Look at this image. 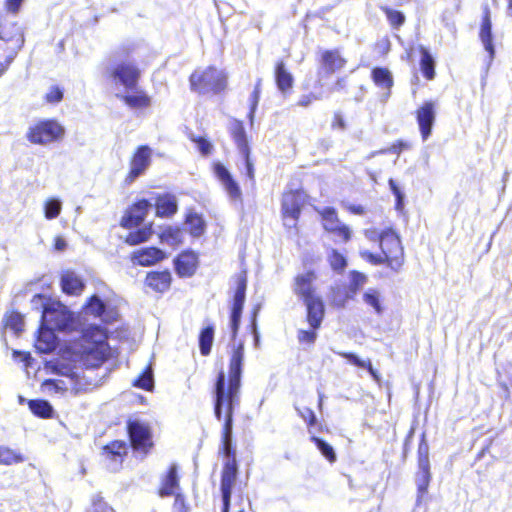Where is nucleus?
I'll return each mask as SVG.
<instances>
[{"instance_id":"a19ab883","label":"nucleus","mask_w":512,"mask_h":512,"mask_svg":"<svg viewBox=\"0 0 512 512\" xmlns=\"http://www.w3.org/2000/svg\"><path fill=\"white\" fill-rule=\"evenodd\" d=\"M153 235V224L149 223L142 228L129 232L124 239V242L129 246H136L141 243L147 242Z\"/></svg>"},{"instance_id":"3c124183","label":"nucleus","mask_w":512,"mask_h":512,"mask_svg":"<svg viewBox=\"0 0 512 512\" xmlns=\"http://www.w3.org/2000/svg\"><path fill=\"white\" fill-rule=\"evenodd\" d=\"M134 386L144 389L146 391H151L154 386L152 370L150 367H147L134 381Z\"/></svg>"},{"instance_id":"dca6fc26","label":"nucleus","mask_w":512,"mask_h":512,"mask_svg":"<svg viewBox=\"0 0 512 512\" xmlns=\"http://www.w3.org/2000/svg\"><path fill=\"white\" fill-rule=\"evenodd\" d=\"M198 265V254L191 249L181 251L173 259L174 270L180 278L192 277L196 273Z\"/></svg>"},{"instance_id":"2eb2a0df","label":"nucleus","mask_w":512,"mask_h":512,"mask_svg":"<svg viewBox=\"0 0 512 512\" xmlns=\"http://www.w3.org/2000/svg\"><path fill=\"white\" fill-rule=\"evenodd\" d=\"M151 204L147 199H140L131 204L124 212L120 226L125 229L138 227L147 216Z\"/></svg>"},{"instance_id":"6e6d98bb","label":"nucleus","mask_w":512,"mask_h":512,"mask_svg":"<svg viewBox=\"0 0 512 512\" xmlns=\"http://www.w3.org/2000/svg\"><path fill=\"white\" fill-rule=\"evenodd\" d=\"M90 512H116V510L101 495H96L91 500Z\"/></svg>"},{"instance_id":"69168bd1","label":"nucleus","mask_w":512,"mask_h":512,"mask_svg":"<svg viewBox=\"0 0 512 512\" xmlns=\"http://www.w3.org/2000/svg\"><path fill=\"white\" fill-rule=\"evenodd\" d=\"M320 99L319 95L315 94V93H309V94H305V95H302L298 101H297V105L300 106V107H308L309 105H311V103L313 101H316Z\"/></svg>"},{"instance_id":"0e129e2a","label":"nucleus","mask_w":512,"mask_h":512,"mask_svg":"<svg viewBox=\"0 0 512 512\" xmlns=\"http://www.w3.org/2000/svg\"><path fill=\"white\" fill-rule=\"evenodd\" d=\"M241 156L243 158V161H244V164H245V167H246V176L249 180L251 181H254V178H255V170H254V165H253V161L251 159V151L249 152H245V153H241Z\"/></svg>"},{"instance_id":"a878e982","label":"nucleus","mask_w":512,"mask_h":512,"mask_svg":"<svg viewBox=\"0 0 512 512\" xmlns=\"http://www.w3.org/2000/svg\"><path fill=\"white\" fill-rule=\"evenodd\" d=\"M134 93L121 94L118 98L130 109L144 110L151 106V97L142 89H134Z\"/></svg>"},{"instance_id":"7ed1b4c3","label":"nucleus","mask_w":512,"mask_h":512,"mask_svg":"<svg viewBox=\"0 0 512 512\" xmlns=\"http://www.w3.org/2000/svg\"><path fill=\"white\" fill-rule=\"evenodd\" d=\"M309 202V195L303 187L283 191L280 200V219L289 234L300 233V219L303 208Z\"/></svg>"},{"instance_id":"412c9836","label":"nucleus","mask_w":512,"mask_h":512,"mask_svg":"<svg viewBox=\"0 0 512 512\" xmlns=\"http://www.w3.org/2000/svg\"><path fill=\"white\" fill-rule=\"evenodd\" d=\"M172 281V274L168 269L153 270L147 272L144 279V284L151 291L164 294L170 290Z\"/></svg>"},{"instance_id":"09e8293b","label":"nucleus","mask_w":512,"mask_h":512,"mask_svg":"<svg viewBox=\"0 0 512 512\" xmlns=\"http://www.w3.org/2000/svg\"><path fill=\"white\" fill-rule=\"evenodd\" d=\"M5 326L14 331L20 333L24 330L23 316L17 311H11L5 316Z\"/></svg>"},{"instance_id":"72a5a7b5","label":"nucleus","mask_w":512,"mask_h":512,"mask_svg":"<svg viewBox=\"0 0 512 512\" xmlns=\"http://www.w3.org/2000/svg\"><path fill=\"white\" fill-rule=\"evenodd\" d=\"M161 243L177 247L183 243V231L179 226L167 225L163 227L158 235Z\"/></svg>"},{"instance_id":"6e6552de","label":"nucleus","mask_w":512,"mask_h":512,"mask_svg":"<svg viewBox=\"0 0 512 512\" xmlns=\"http://www.w3.org/2000/svg\"><path fill=\"white\" fill-rule=\"evenodd\" d=\"M65 128L54 118L42 119L29 127L26 138L30 143L46 145L64 138Z\"/></svg>"},{"instance_id":"473e14b6","label":"nucleus","mask_w":512,"mask_h":512,"mask_svg":"<svg viewBox=\"0 0 512 512\" xmlns=\"http://www.w3.org/2000/svg\"><path fill=\"white\" fill-rule=\"evenodd\" d=\"M184 223L188 227V232L193 237H200L206 229V223L203 217L193 209H189L185 215Z\"/></svg>"},{"instance_id":"aec40b11","label":"nucleus","mask_w":512,"mask_h":512,"mask_svg":"<svg viewBox=\"0 0 512 512\" xmlns=\"http://www.w3.org/2000/svg\"><path fill=\"white\" fill-rule=\"evenodd\" d=\"M167 258V254L156 246H147L136 249L130 254V261L137 266H154Z\"/></svg>"},{"instance_id":"39448f33","label":"nucleus","mask_w":512,"mask_h":512,"mask_svg":"<svg viewBox=\"0 0 512 512\" xmlns=\"http://www.w3.org/2000/svg\"><path fill=\"white\" fill-rule=\"evenodd\" d=\"M84 337L91 341L94 337L98 340L92 341V345L82 352V361L86 368L97 369L110 358L115 357L108 341L106 331L97 325H92L85 330Z\"/></svg>"},{"instance_id":"7c9ffc66","label":"nucleus","mask_w":512,"mask_h":512,"mask_svg":"<svg viewBox=\"0 0 512 512\" xmlns=\"http://www.w3.org/2000/svg\"><path fill=\"white\" fill-rule=\"evenodd\" d=\"M60 285L63 293L74 296L80 295L85 288L83 280L72 271L63 273Z\"/></svg>"},{"instance_id":"4468645a","label":"nucleus","mask_w":512,"mask_h":512,"mask_svg":"<svg viewBox=\"0 0 512 512\" xmlns=\"http://www.w3.org/2000/svg\"><path fill=\"white\" fill-rule=\"evenodd\" d=\"M151 163V149L147 145H140L136 148L130 158V169L126 175V183H132L143 174Z\"/></svg>"},{"instance_id":"bf43d9fd","label":"nucleus","mask_w":512,"mask_h":512,"mask_svg":"<svg viewBox=\"0 0 512 512\" xmlns=\"http://www.w3.org/2000/svg\"><path fill=\"white\" fill-rule=\"evenodd\" d=\"M412 145L410 142L399 139L393 142L383 153H390L400 155L403 151L411 149Z\"/></svg>"},{"instance_id":"8fccbe9b","label":"nucleus","mask_w":512,"mask_h":512,"mask_svg":"<svg viewBox=\"0 0 512 512\" xmlns=\"http://www.w3.org/2000/svg\"><path fill=\"white\" fill-rule=\"evenodd\" d=\"M319 329L314 328V326H309V329H299L297 331L298 342L309 346L313 345L317 339Z\"/></svg>"},{"instance_id":"864d4df0","label":"nucleus","mask_w":512,"mask_h":512,"mask_svg":"<svg viewBox=\"0 0 512 512\" xmlns=\"http://www.w3.org/2000/svg\"><path fill=\"white\" fill-rule=\"evenodd\" d=\"M189 139L191 142L196 144L197 149L202 156H208L212 153L213 145L205 137L190 135Z\"/></svg>"},{"instance_id":"4c0bfd02","label":"nucleus","mask_w":512,"mask_h":512,"mask_svg":"<svg viewBox=\"0 0 512 512\" xmlns=\"http://www.w3.org/2000/svg\"><path fill=\"white\" fill-rule=\"evenodd\" d=\"M371 79L377 87L387 91H390L394 84L393 76L386 67H374L371 70Z\"/></svg>"},{"instance_id":"a211bd4d","label":"nucleus","mask_w":512,"mask_h":512,"mask_svg":"<svg viewBox=\"0 0 512 512\" xmlns=\"http://www.w3.org/2000/svg\"><path fill=\"white\" fill-rule=\"evenodd\" d=\"M177 492H180L179 466L176 463H171L160 476L157 495L161 498H166Z\"/></svg>"},{"instance_id":"393cba45","label":"nucleus","mask_w":512,"mask_h":512,"mask_svg":"<svg viewBox=\"0 0 512 512\" xmlns=\"http://www.w3.org/2000/svg\"><path fill=\"white\" fill-rule=\"evenodd\" d=\"M213 172L217 179L223 184L229 196L233 199L241 197V190L237 182L232 178L227 168L220 162L213 164Z\"/></svg>"},{"instance_id":"f3484780","label":"nucleus","mask_w":512,"mask_h":512,"mask_svg":"<svg viewBox=\"0 0 512 512\" xmlns=\"http://www.w3.org/2000/svg\"><path fill=\"white\" fill-rule=\"evenodd\" d=\"M317 274L314 270H308L297 274L293 279V292L301 300L310 299L316 296L317 288L314 285Z\"/></svg>"},{"instance_id":"b1692460","label":"nucleus","mask_w":512,"mask_h":512,"mask_svg":"<svg viewBox=\"0 0 512 512\" xmlns=\"http://www.w3.org/2000/svg\"><path fill=\"white\" fill-rule=\"evenodd\" d=\"M154 206L155 214L159 218H171L178 212V201L172 193L158 194Z\"/></svg>"},{"instance_id":"2f4dec72","label":"nucleus","mask_w":512,"mask_h":512,"mask_svg":"<svg viewBox=\"0 0 512 512\" xmlns=\"http://www.w3.org/2000/svg\"><path fill=\"white\" fill-rule=\"evenodd\" d=\"M417 50L421 56L420 61H419V66H420V71L422 73V76L427 81H432L436 77L435 60H434L433 56L431 55V53L429 52V50L425 46L419 45L417 47Z\"/></svg>"},{"instance_id":"1a4fd4ad","label":"nucleus","mask_w":512,"mask_h":512,"mask_svg":"<svg viewBox=\"0 0 512 512\" xmlns=\"http://www.w3.org/2000/svg\"><path fill=\"white\" fill-rule=\"evenodd\" d=\"M234 279L236 283V288L233 293L230 306V330L232 339H235L237 337L240 327L241 315L245 304L247 289L246 272L242 271L236 274Z\"/></svg>"},{"instance_id":"de8ad7c7","label":"nucleus","mask_w":512,"mask_h":512,"mask_svg":"<svg viewBox=\"0 0 512 512\" xmlns=\"http://www.w3.org/2000/svg\"><path fill=\"white\" fill-rule=\"evenodd\" d=\"M85 308L94 317H102L106 310V305L97 295H92L87 299Z\"/></svg>"},{"instance_id":"79ce46f5","label":"nucleus","mask_w":512,"mask_h":512,"mask_svg":"<svg viewBox=\"0 0 512 512\" xmlns=\"http://www.w3.org/2000/svg\"><path fill=\"white\" fill-rule=\"evenodd\" d=\"M380 10L385 14L392 29L398 30L404 25L406 17L400 10L393 9L386 5L380 6Z\"/></svg>"},{"instance_id":"f704fd0d","label":"nucleus","mask_w":512,"mask_h":512,"mask_svg":"<svg viewBox=\"0 0 512 512\" xmlns=\"http://www.w3.org/2000/svg\"><path fill=\"white\" fill-rule=\"evenodd\" d=\"M338 355L346 359L349 363L355 365L358 368H364L368 371L371 377L380 383L381 377L376 369H374L370 359L362 360L355 353L352 352H338Z\"/></svg>"},{"instance_id":"e433bc0d","label":"nucleus","mask_w":512,"mask_h":512,"mask_svg":"<svg viewBox=\"0 0 512 512\" xmlns=\"http://www.w3.org/2000/svg\"><path fill=\"white\" fill-rule=\"evenodd\" d=\"M237 476H221L220 477V491L222 497L221 512H229L231 504L232 490L235 485Z\"/></svg>"},{"instance_id":"6ab92c4d","label":"nucleus","mask_w":512,"mask_h":512,"mask_svg":"<svg viewBox=\"0 0 512 512\" xmlns=\"http://www.w3.org/2000/svg\"><path fill=\"white\" fill-rule=\"evenodd\" d=\"M350 277L351 282L348 291H342L340 288H335L333 290L331 300L333 306L338 308L344 307L349 300L354 298L359 287L367 281V277L363 273L355 270L351 271Z\"/></svg>"},{"instance_id":"5fc2aeb1","label":"nucleus","mask_w":512,"mask_h":512,"mask_svg":"<svg viewBox=\"0 0 512 512\" xmlns=\"http://www.w3.org/2000/svg\"><path fill=\"white\" fill-rule=\"evenodd\" d=\"M61 212V203L59 200L51 198L44 203V214L49 220L55 219Z\"/></svg>"},{"instance_id":"f03ea898","label":"nucleus","mask_w":512,"mask_h":512,"mask_svg":"<svg viewBox=\"0 0 512 512\" xmlns=\"http://www.w3.org/2000/svg\"><path fill=\"white\" fill-rule=\"evenodd\" d=\"M366 238L377 243L380 249L379 253L369 250H361L360 257L371 265H385L390 270L398 272L405 262L404 247L399 234L392 227H387L381 231L369 229L365 231Z\"/></svg>"},{"instance_id":"37998d69","label":"nucleus","mask_w":512,"mask_h":512,"mask_svg":"<svg viewBox=\"0 0 512 512\" xmlns=\"http://www.w3.org/2000/svg\"><path fill=\"white\" fill-rule=\"evenodd\" d=\"M310 441L315 444L317 449L320 451L322 456L329 462L335 463L337 460V455L333 449V447L326 442L324 439L319 438L317 436L312 435L310 437Z\"/></svg>"},{"instance_id":"20e7f679","label":"nucleus","mask_w":512,"mask_h":512,"mask_svg":"<svg viewBox=\"0 0 512 512\" xmlns=\"http://www.w3.org/2000/svg\"><path fill=\"white\" fill-rule=\"evenodd\" d=\"M191 92L199 95H219L228 87L227 74L214 65L197 68L188 77Z\"/></svg>"},{"instance_id":"ddd939ff","label":"nucleus","mask_w":512,"mask_h":512,"mask_svg":"<svg viewBox=\"0 0 512 512\" xmlns=\"http://www.w3.org/2000/svg\"><path fill=\"white\" fill-rule=\"evenodd\" d=\"M423 141H426L432 134L433 125L436 120V103L424 101L414 112Z\"/></svg>"},{"instance_id":"c9c22d12","label":"nucleus","mask_w":512,"mask_h":512,"mask_svg":"<svg viewBox=\"0 0 512 512\" xmlns=\"http://www.w3.org/2000/svg\"><path fill=\"white\" fill-rule=\"evenodd\" d=\"M31 413L41 419H51L54 416L52 405L44 399H31L27 402Z\"/></svg>"},{"instance_id":"cd10ccee","label":"nucleus","mask_w":512,"mask_h":512,"mask_svg":"<svg viewBox=\"0 0 512 512\" xmlns=\"http://www.w3.org/2000/svg\"><path fill=\"white\" fill-rule=\"evenodd\" d=\"M274 79L280 92L285 94L291 91L294 84V78L291 72L286 68L283 60L276 61L274 65Z\"/></svg>"},{"instance_id":"a18cd8bd","label":"nucleus","mask_w":512,"mask_h":512,"mask_svg":"<svg viewBox=\"0 0 512 512\" xmlns=\"http://www.w3.org/2000/svg\"><path fill=\"white\" fill-rule=\"evenodd\" d=\"M331 269L337 273H342L347 267L346 257L337 249H331L327 257Z\"/></svg>"},{"instance_id":"052dcab7","label":"nucleus","mask_w":512,"mask_h":512,"mask_svg":"<svg viewBox=\"0 0 512 512\" xmlns=\"http://www.w3.org/2000/svg\"><path fill=\"white\" fill-rule=\"evenodd\" d=\"M261 88H260V80L256 83L251 95H250V109L249 116L253 118L254 113L257 109L259 100H260Z\"/></svg>"},{"instance_id":"c03bdc74","label":"nucleus","mask_w":512,"mask_h":512,"mask_svg":"<svg viewBox=\"0 0 512 512\" xmlns=\"http://www.w3.org/2000/svg\"><path fill=\"white\" fill-rule=\"evenodd\" d=\"M23 461L24 456L20 452L6 446H0V465L10 466Z\"/></svg>"},{"instance_id":"338daca9","label":"nucleus","mask_w":512,"mask_h":512,"mask_svg":"<svg viewBox=\"0 0 512 512\" xmlns=\"http://www.w3.org/2000/svg\"><path fill=\"white\" fill-rule=\"evenodd\" d=\"M331 127L333 129H341V130L346 128L345 120L340 113H338V112L334 113L332 122H331Z\"/></svg>"},{"instance_id":"e2e57ef3","label":"nucleus","mask_w":512,"mask_h":512,"mask_svg":"<svg viewBox=\"0 0 512 512\" xmlns=\"http://www.w3.org/2000/svg\"><path fill=\"white\" fill-rule=\"evenodd\" d=\"M63 381L57 379H46L42 383V387L46 388L48 391H53L55 393H64L66 391V387L63 385Z\"/></svg>"},{"instance_id":"603ef678","label":"nucleus","mask_w":512,"mask_h":512,"mask_svg":"<svg viewBox=\"0 0 512 512\" xmlns=\"http://www.w3.org/2000/svg\"><path fill=\"white\" fill-rule=\"evenodd\" d=\"M363 300L364 302L371 306L377 314H381L383 311V308L381 306L380 301V294L375 289H369L363 294Z\"/></svg>"},{"instance_id":"9d476101","label":"nucleus","mask_w":512,"mask_h":512,"mask_svg":"<svg viewBox=\"0 0 512 512\" xmlns=\"http://www.w3.org/2000/svg\"><path fill=\"white\" fill-rule=\"evenodd\" d=\"M73 313L60 301H52L43 308L42 323L56 331H67L72 328Z\"/></svg>"},{"instance_id":"bb28decb","label":"nucleus","mask_w":512,"mask_h":512,"mask_svg":"<svg viewBox=\"0 0 512 512\" xmlns=\"http://www.w3.org/2000/svg\"><path fill=\"white\" fill-rule=\"evenodd\" d=\"M229 134L237 146L240 154L251 151L248 135L242 121L233 119L230 123Z\"/></svg>"},{"instance_id":"13d9d810","label":"nucleus","mask_w":512,"mask_h":512,"mask_svg":"<svg viewBox=\"0 0 512 512\" xmlns=\"http://www.w3.org/2000/svg\"><path fill=\"white\" fill-rule=\"evenodd\" d=\"M174 497L173 510L174 512H190V506L187 502L185 495L177 492L172 495Z\"/></svg>"},{"instance_id":"4be33fe9","label":"nucleus","mask_w":512,"mask_h":512,"mask_svg":"<svg viewBox=\"0 0 512 512\" xmlns=\"http://www.w3.org/2000/svg\"><path fill=\"white\" fill-rule=\"evenodd\" d=\"M302 302L305 306V320L308 325L321 328L325 317V304L322 297L319 295Z\"/></svg>"},{"instance_id":"49530a36","label":"nucleus","mask_w":512,"mask_h":512,"mask_svg":"<svg viewBox=\"0 0 512 512\" xmlns=\"http://www.w3.org/2000/svg\"><path fill=\"white\" fill-rule=\"evenodd\" d=\"M65 89L60 85H52L44 94L43 100L46 104L56 105L63 101Z\"/></svg>"},{"instance_id":"f8f14e48","label":"nucleus","mask_w":512,"mask_h":512,"mask_svg":"<svg viewBox=\"0 0 512 512\" xmlns=\"http://www.w3.org/2000/svg\"><path fill=\"white\" fill-rule=\"evenodd\" d=\"M109 77L115 84L122 85L127 90H133L138 86L141 70L133 62H120L109 71Z\"/></svg>"},{"instance_id":"0eeeda50","label":"nucleus","mask_w":512,"mask_h":512,"mask_svg":"<svg viewBox=\"0 0 512 512\" xmlns=\"http://www.w3.org/2000/svg\"><path fill=\"white\" fill-rule=\"evenodd\" d=\"M323 230L335 243L346 244L353 238L351 227L342 222L336 208L327 206L317 210Z\"/></svg>"},{"instance_id":"58836bf2","label":"nucleus","mask_w":512,"mask_h":512,"mask_svg":"<svg viewBox=\"0 0 512 512\" xmlns=\"http://www.w3.org/2000/svg\"><path fill=\"white\" fill-rule=\"evenodd\" d=\"M102 451L111 461L122 460L127 455V444L123 440H113L104 445Z\"/></svg>"},{"instance_id":"5701e85b","label":"nucleus","mask_w":512,"mask_h":512,"mask_svg":"<svg viewBox=\"0 0 512 512\" xmlns=\"http://www.w3.org/2000/svg\"><path fill=\"white\" fill-rule=\"evenodd\" d=\"M479 39L481 40L485 51L488 53L489 59L493 60L495 57V48L492 36L491 11L488 5L483 6V13L479 29Z\"/></svg>"},{"instance_id":"774afa93","label":"nucleus","mask_w":512,"mask_h":512,"mask_svg":"<svg viewBox=\"0 0 512 512\" xmlns=\"http://www.w3.org/2000/svg\"><path fill=\"white\" fill-rule=\"evenodd\" d=\"M23 0H5V9L13 14L18 13Z\"/></svg>"},{"instance_id":"9b49d317","label":"nucleus","mask_w":512,"mask_h":512,"mask_svg":"<svg viewBox=\"0 0 512 512\" xmlns=\"http://www.w3.org/2000/svg\"><path fill=\"white\" fill-rule=\"evenodd\" d=\"M417 467L416 484L419 497H423L428 493V488L432 479L429 444L426 440L425 433H422L417 448Z\"/></svg>"},{"instance_id":"4d7b16f0","label":"nucleus","mask_w":512,"mask_h":512,"mask_svg":"<svg viewBox=\"0 0 512 512\" xmlns=\"http://www.w3.org/2000/svg\"><path fill=\"white\" fill-rule=\"evenodd\" d=\"M388 185L390 187L391 192L395 196V209L399 212H402L404 209V194L401 191L400 187L396 183V181L392 178L388 180Z\"/></svg>"},{"instance_id":"ea45409f","label":"nucleus","mask_w":512,"mask_h":512,"mask_svg":"<svg viewBox=\"0 0 512 512\" xmlns=\"http://www.w3.org/2000/svg\"><path fill=\"white\" fill-rule=\"evenodd\" d=\"M215 329L213 325H207L203 327L198 335V344L200 354L204 357L209 356L212 351L214 342Z\"/></svg>"},{"instance_id":"c756f323","label":"nucleus","mask_w":512,"mask_h":512,"mask_svg":"<svg viewBox=\"0 0 512 512\" xmlns=\"http://www.w3.org/2000/svg\"><path fill=\"white\" fill-rule=\"evenodd\" d=\"M320 61L328 73L339 71L347 64V60L341 55L339 49L324 50Z\"/></svg>"},{"instance_id":"c85d7f7f","label":"nucleus","mask_w":512,"mask_h":512,"mask_svg":"<svg viewBox=\"0 0 512 512\" xmlns=\"http://www.w3.org/2000/svg\"><path fill=\"white\" fill-rule=\"evenodd\" d=\"M51 327H48L45 323H42L38 329L37 337L35 341V347L39 352L50 353L56 347V337Z\"/></svg>"},{"instance_id":"f257e3e1","label":"nucleus","mask_w":512,"mask_h":512,"mask_svg":"<svg viewBox=\"0 0 512 512\" xmlns=\"http://www.w3.org/2000/svg\"><path fill=\"white\" fill-rule=\"evenodd\" d=\"M244 363L243 342L233 346L228 371L220 370L213 387V410L218 421L223 422L219 455L226 459L221 476H237L236 449L232 442L233 415L240 404L241 377Z\"/></svg>"},{"instance_id":"423d86ee","label":"nucleus","mask_w":512,"mask_h":512,"mask_svg":"<svg viewBox=\"0 0 512 512\" xmlns=\"http://www.w3.org/2000/svg\"><path fill=\"white\" fill-rule=\"evenodd\" d=\"M126 432L131 448L141 456H148L154 449L152 427L148 422L129 419L126 422Z\"/></svg>"},{"instance_id":"680f3d73","label":"nucleus","mask_w":512,"mask_h":512,"mask_svg":"<svg viewBox=\"0 0 512 512\" xmlns=\"http://www.w3.org/2000/svg\"><path fill=\"white\" fill-rule=\"evenodd\" d=\"M299 416L305 421L308 429L316 425L317 418L312 409L308 407H304L302 409H298Z\"/></svg>"}]
</instances>
